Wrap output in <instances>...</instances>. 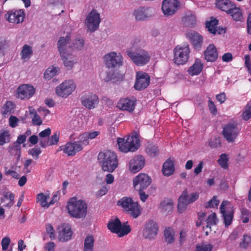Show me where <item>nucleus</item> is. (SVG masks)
Segmentation results:
<instances>
[{
	"label": "nucleus",
	"instance_id": "obj_48",
	"mask_svg": "<svg viewBox=\"0 0 251 251\" xmlns=\"http://www.w3.org/2000/svg\"><path fill=\"white\" fill-rule=\"evenodd\" d=\"M212 249L213 246L211 244L202 243L196 245L195 251H211Z\"/></svg>",
	"mask_w": 251,
	"mask_h": 251
},
{
	"label": "nucleus",
	"instance_id": "obj_52",
	"mask_svg": "<svg viewBox=\"0 0 251 251\" xmlns=\"http://www.w3.org/2000/svg\"><path fill=\"white\" fill-rule=\"evenodd\" d=\"M243 117L244 120L247 121L251 117V102L247 104L245 111L243 112Z\"/></svg>",
	"mask_w": 251,
	"mask_h": 251
},
{
	"label": "nucleus",
	"instance_id": "obj_28",
	"mask_svg": "<svg viewBox=\"0 0 251 251\" xmlns=\"http://www.w3.org/2000/svg\"><path fill=\"white\" fill-rule=\"evenodd\" d=\"M149 8L148 7H140L134 11V15L137 21L147 20L151 15L149 12Z\"/></svg>",
	"mask_w": 251,
	"mask_h": 251
},
{
	"label": "nucleus",
	"instance_id": "obj_41",
	"mask_svg": "<svg viewBox=\"0 0 251 251\" xmlns=\"http://www.w3.org/2000/svg\"><path fill=\"white\" fill-rule=\"evenodd\" d=\"M218 21L217 19H214L206 23V27L207 28L208 31L211 33L215 35L216 34V28H217V25Z\"/></svg>",
	"mask_w": 251,
	"mask_h": 251
},
{
	"label": "nucleus",
	"instance_id": "obj_29",
	"mask_svg": "<svg viewBox=\"0 0 251 251\" xmlns=\"http://www.w3.org/2000/svg\"><path fill=\"white\" fill-rule=\"evenodd\" d=\"M215 4L218 8L225 11L227 14L234 5L229 0H216Z\"/></svg>",
	"mask_w": 251,
	"mask_h": 251
},
{
	"label": "nucleus",
	"instance_id": "obj_3",
	"mask_svg": "<svg viewBox=\"0 0 251 251\" xmlns=\"http://www.w3.org/2000/svg\"><path fill=\"white\" fill-rule=\"evenodd\" d=\"M98 159L102 170L105 172H113L118 166L116 154L110 151L100 152L98 156Z\"/></svg>",
	"mask_w": 251,
	"mask_h": 251
},
{
	"label": "nucleus",
	"instance_id": "obj_53",
	"mask_svg": "<svg viewBox=\"0 0 251 251\" xmlns=\"http://www.w3.org/2000/svg\"><path fill=\"white\" fill-rule=\"evenodd\" d=\"M227 156L226 154H222L220 158L218 159V162L219 165L223 168L226 169L228 167L227 163Z\"/></svg>",
	"mask_w": 251,
	"mask_h": 251
},
{
	"label": "nucleus",
	"instance_id": "obj_34",
	"mask_svg": "<svg viewBox=\"0 0 251 251\" xmlns=\"http://www.w3.org/2000/svg\"><path fill=\"white\" fill-rule=\"evenodd\" d=\"M107 227L112 232L119 233L121 229V222L118 218H116L114 221L109 222Z\"/></svg>",
	"mask_w": 251,
	"mask_h": 251
},
{
	"label": "nucleus",
	"instance_id": "obj_17",
	"mask_svg": "<svg viewBox=\"0 0 251 251\" xmlns=\"http://www.w3.org/2000/svg\"><path fill=\"white\" fill-rule=\"evenodd\" d=\"M179 6L177 0H164L162 4V10L166 16H172L175 14Z\"/></svg>",
	"mask_w": 251,
	"mask_h": 251
},
{
	"label": "nucleus",
	"instance_id": "obj_24",
	"mask_svg": "<svg viewBox=\"0 0 251 251\" xmlns=\"http://www.w3.org/2000/svg\"><path fill=\"white\" fill-rule=\"evenodd\" d=\"M72 231L69 225L63 224L59 227V240L62 242L68 241L71 238Z\"/></svg>",
	"mask_w": 251,
	"mask_h": 251
},
{
	"label": "nucleus",
	"instance_id": "obj_39",
	"mask_svg": "<svg viewBox=\"0 0 251 251\" xmlns=\"http://www.w3.org/2000/svg\"><path fill=\"white\" fill-rule=\"evenodd\" d=\"M15 108L14 104L11 101H7L2 107V114L4 116L13 113Z\"/></svg>",
	"mask_w": 251,
	"mask_h": 251
},
{
	"label": "nucleus",
	"instance_id": "obj_54",
	"mask_svg": "<svg viewBox=\"0 0 251 251\" xmlns=\"http://www.w3.org/2000/svg\"><path fill=\"white\" fill-rule=\"evenodd\" d=\"M28 154L31 155L34 157L35 159H37L39 158V155L41 152V150L38 148H34L31 150H30L28 151Z\"/></svg>",
	"mask_w": 251,
	"mask_h": 251
},
{
	"label": "nucleus",
	"instance_id": "obj_44",
	"mask_svg": "<svg viewBox=\"0 0 251 251\" xmlns=\"http://www.w3.org/2000/svg\"><path fill=\"white\" fill-rule=\"evenodd\" d=\"M241 219L243 223L246 224L249 222L250 217H251V212L245 208H241Z\"/></svg>",
	"mask_w": 251,
	"mask_h": 251
},
{
	"label": "nucleus",
	"instance_id": "obj_31",
	"mask_svg": "<svg viewBox=\"0 0 251 251\" xmlns=\"http://www.w3.org/2000/svg\"><path fill=\"white\" fill-rule=\"evenodd\" d=\"M228 14H229L233 19V20L238 22V21H242L243 16V13L239 7H237L234 4L231 9L227 13Z\"/></svg>",
	"mask_w": 251,
	"mask_h": 251
},
{
	"label": "nucleus",
	"instance_id": "obj_5",
	"mask_svg": "<svg viewBox=\"0 0 251 251\" xmlns=\"http://www.w3.org/2000/svg\"><path fill=\"white\" fill-rule=\"evenodd\" d=\"M126 53L131 60L138 66H142L147 64L151 58L150 54L144 50L133 51L131 48H129L126 50Z\"/></svg>",
	"mask_w": 251,
	"mask_h": 251
},
{
	"label": "nucleus",
	"instance_id": "obj_26",
	"mask_svg": "<svg viewBox=\"0 0 251 251\" xmlns=\"http://www.w3.org/2000/svg\"><path fill=\"white\" fill-rule=\"evenodd\" d=\"M204 58L208 62H214L218 56V53L215 46L210 44L204 52Z\"/></svg>",
	"mask_w": 251,
	"mask_h": 251
},
{
	"label": "nucleus",
	"instance_id": "obj_14",
	"mask_svg": "<svg viewBox=\"0 0 251 251\" xmlns=\"http://www.w3.org/2000/svg\"><path fill=\"white\" fill-rule=\"evenodd\" d=\"M100 22V19L99 13L96 10L93 9L87 16L85 24L88 30L93 32L99 28Z\"/></svg>",
	"mask_w": 251,
	"mask_h": 251
},
{
	"label": "nucleus",
	"instance_id": "obj_30",
	"mask_svg": "<svg viewBox=\"0 0 251 251\" xmlns=\"http://www.w3.org/2000/svg\"><path fill=\"white\" fill-rule=\"evenodd\" d=\"M203 68V64L199 59L195 60L194 64L188 70V73L191 75H198L201 71Z\"/></svg>",
	"mask_w": 251,
	"mask_h": 251
},
{
	"label": "nucleus",
	"instance_id": "obj_63",
	"mask_svg": "<svg viewBox=\"0 0 251 251\" xmlns=\"http://www.w3.org/2000/svg\"><path fill=\"white\" fill-rule=\"evenodd\" d=\"M51 133V129L50 128H46L44 130L41 131L39 134V136L40 138H44L48 137Z\"/></svg>",
	"mask_w": 251,
	"mask_h": 251
},
{
	"label": "nucleus",
	"instance_id": "obj_40",
	"mask_svg": "<svg viewBox=\"0 0 251 251\" xmlns=\"http://www.w3.org/2000/svg\"><path fill=\"white\" fill-rule=\"evenodd\" d=\"M33 51L32 48L27 45H25L21 52V58L23 59L29 58L32 55Z\"/></svg>",
	"mask_w": 251,
	"mask_h": 251
},
{
	"label": "nucleus",
	"instance_id": "obj_19",
	"mask_svg": "<svg viewBox=\"0 0 251 251\" xmlns=\"http://www.w3.org/2000/svg\"><path fill=\"white\" fill-rule=\"evenodd\" d=\"M82 105L89 109H94L99 102L98 97L96 94H90L81 98Z\"/></svg>",
	"mask_w": 251,
	"mask_h": 251
},
{
	"label": "nucleus",
	"instance_id": "obj_43",
	"mask_svg": "<svg viewBox=\"0 0 251 251\" xmlns=\"http://www.w3.org/2000/svg\"><path fill=\"white\" fill-rule=\"evenodd\" d=\"M10 134L8 130L0 131V145H3L10 141Z\"/></svg>",
	"mask_w": 251,
	"mask_h": 251
},
{
	"label": "nucleus",
	"instance_id": "obj_6",
	"mask_svg": "<svg viewBox=\"0 0 251 251\" xmlns=\"http://www.w3.org/2000/svg\"><path fill=\"white\" fill-rule=\"evenodd\" d=\"M190 49L188 44L178 45L174 49V60L177 65L185 64L189 60Z\"/></svg>",
	"mask_w": 251,
	"mask_h": 251
},
{
	"label": "nucleus",
	"instance_id": "obj_1",
	"mask_svg": "<svg viewBox=\"0 0 251 251\" xmlns=\"http://www.w3.org/2000/svg\"><path fill=\"white\" fill-rule=\"evenodd\" d=\"M71 41V35L67 34L65 37H61L57 42V48L63 60L64 66L69 70L72 69L74 65L76 63L77 60L70 50H67V47H71L69 45Z\"/></svg>",
	"mask_w": 251,
	"mask_h": 251
},
{
	"label": "nucleus",
	"instance_id": "obj_8",
	"mask_svg": "<svg viewBox=\"0 0 251 251\" xmlns=\"http://www.w3.org/2000/svg\"><path fill=\"white\" fill-rule=\"evenodd\" d=\"M199 197V194L197 192L189 194L186 189L184 190L179 198L177 204V209L179 213L184 211L188 204L195 201Z\"/></svg>",
	"mask_w": 251,
	"mask_h": 251
},
{
	"label": "nucleus",
	"instance_id": "obj_62",
	"mask_svg": "<svg viewBox=\"0 0 251 251\" xmlns=\"http://www.w3.org/2000/svg\"><path fill=\"white\" fill-rule=\"evenodd\" d=\"M32 121L33 124L35 125L40 126L42 124V121L38 114L32 117Z\"/></svg>",
	"mask_w": 251,
	"mask_h": 251
},
{
	"label": "nucleus",
	"instance_id": "obj_25",
	"mask_svg": "<svg viewBox=\"0 0 251 251\" xmlns=\"http://www.w3.org/2000/svg\"><path fill=\"white\" fill-rule=\"evenodd\" d=\"M83 147L74 142L67 143L62 150L68 156H74L76 152L81 151Z\"/></svg>",
	"mask_w": 251,
	"mask_h": 251
},
{
	"label": "nucleus",
	"instance_id": "obj_12",
	"mask_svg": "<svg viewBox=\"0 0 251 251\" xmlns=\"http://www.w3.org/2000/svg\"><path fill=\"white\" fill-rule=\"evenodd\" d=\"M158 231L157 224L153 221L147 223L143 230V237L144 239L151 241L154 240Z\"/></svg>",
	"mask_w": 251,
	"mask_h": 251
},
{
	"label": "nucleus",
	"instance_id": "obj_60",
	"mask_svg": "<svg viewBox=\"0 0 251 251\" xmlns=\"http://www.w3.org/2000/svg\"><path fill=\"white\" fill-rule=\"evenodd\" d=\"M208 106L212 114L215 115L217 113V109L214 102L210 100H208Z\"/></svg>",
	"mask_w": 251,
	"mask_h": 251
},
{
	"label": "nucleus",
	"instance_id": "obj_7",
	"mask_svg": "<svg viewBox=\"0 0 251 251\" xmlns=\"http://www.w3.org/2000/svg\"><path fill=\"white\" fill-rule=\"evenodd\" d=\"M117 144L120 150L123 152L134 151L139 146V140L137 135H132L128 137L126 140L118 138Z\"/></svg>",
	"mask_w": 251,
	"mask_h": 251
},
{
	"label": "nucleus",
	"instance_id": "obj_64",
	"mask_svg": "<svg viewBox=\"0 0 251 251\" xmlns=\"http://www.w3.org/2000/svg\"><path fill=\"white\" fill-rule=\"evenodd\" d=\"M233 56L231 53H226L222 56V60L224 62H228L232 61Z\"/></svg>",
	"mask_w": 251,
	"mask_h": 251
},
{
	"label": "nucleus",
	"instance_id": "obj_58",
	"mask_svg": "<svg viewBox=\"0 0 251 251\" xmlns=\"http://www.w3.org/2000/svg\"><path fill=\"white\" fill-rule=\"evenodd\" d=\"M10 239L9 237H5L2 238L1 242L2 250L5 251L7 250L10 244Z\"/></svg>",
	"mask_w": 251,
	"mask_h": 251
},
{
	"label": "nucleus",
	"instance_id": "obj_16",
	"mask_svg": "<svg viewBox=\"0 0 251 251\" xmlns=\"http://www.w3.org/2000/svg\"><path fill=\"white\" fill-rule=\"evenodd\" d=\"M150 82V76L146 73L137 72L134 88L137 90H142L146 88Z\"/></svg>",
	"mask_w": 251,
	"mask_h": 251
},
{
	"label": "nucleus",
	"instance_id": "obj_49",
	"mask_svg": "<svg viewBox=\"0 0 251 251\" xmlns=\"http://www.w3.org/2000/svg\"><path fill=\"white\" fill-rule=\"evenodd\" d=\"M78 141L75 142L76 144H78L83 147V145H88L89 144V141L87 135V132H84L78 136Z\"/></svg>",
	"mask_w": 251,
	"mask_h": 251
},
{
	"label": "nucleus",
	"instance_id": "obj_38",
	"mask_svg": "<svg viewBox=\"0 0 251 251\" xmlns=\"http://www.w3.org/2000/svg\"><path fill=\"white\" fill-rule=\"evenodd\" d=\"M94 239L92 235H89L84 240L83 251H93Z\"/></svg>",
	"mask_w": 251,
	"mask_h": 251
},
{
	"label": "nucleus",
	"instance_id": "obj_2",
	"mask_svg": "<svg viewBox=\"0 0 251 251\" xmlns=\"http://www.w3.org/2000/svg\"><path fill=\"white\" fill-rule=\"evenodd\" d=\"M67 209L70 216L76 219H83L87 213V204L85 201L72 198L68 202Z\"/></svg>",
	"mask_w": 251,
	"mask_h": 251
},
{
	"label": "nucleus",
	"instance_id": "obj_27",
	"mask_svg": "<svg viewBox=\"0 0 251 251\" xmlns=\"http://www.w3.org/2000/svg\"><path fill=\"white\" fill-rule=\"evenodd\" d=\"M159 208L161 212L166 215L170 214L174 208V202L172 200L165 199L161 201Z\"/></svg>",
	"mask_w": 251,
	"mask_h": 251
},
{
	"label": "nucleus",
	"instance_id": "obj_33",
	"mask_svg": "<svg viewBox=\"0 0 251 251\" xmlns=\"http://www.w3.org/2000/svg\"><path fill=\"white\" fill-rule=\"evenodd\" d=\"M182 21L185 26L193 27L196 24V16L192 13L187 14L182 18Z\"/></svg>",
	"mask_w": 251,
	"mask_h": 251
},
{
	"label": "nucleus",
	"instance_id": "obj_59",
	"mask_svg": "<svg viewBox=\"0 0 251 251\" xmlns=\"http://www.w3.org/2000/svg\"><path fill=\"white\" fill-rule=\"evenodd\" d=\"M131 230L129 226H121V229L119 232V236L120 237L123 236L128 234Z\"/></svg>",
	"mask_w": 251,
	"mask_h": 251
},
{
	"label": "nucleus",
	"instance_id": "obj_15",
	"mask_svg": "<svg viewBox=\"0 0 251 251\" xmlns=\"http://www.w3.org/2000/svg\"><path fill=\"white\" fill-rule=\"evenodd\" d=\"M75 85L72 80H66L56 88V94L66 98L70 95L75 89Z\"/></svg>",
	"mask_w": 251,
	"mask_h": 251
},
{
	"label": "nucleus",
	"instance_id": "obj_45",
	"mask_svg": "<svg viewBox=\"0 0 251 251\" xmlns=\"http://www.w3.org/2000/svg\"><path fill=\"white\" fill-rule=\"evenodd\" d=\"M164 237L165 241L169 244H171L175 241L174 232L170 228L165 230Z\"/></svg>",
	"mask_w": 251,
	"mask_h": 251
},
{
	"label": "nucleus",
	"instance_id": "obj_21",
	"mask_svg": "<svg viewBox=\"0 0 251 251\" xmlns=\"http://www.w3.org/2000/svg\"><path fill=\"white\" fill-rule=\"evenodd\" d=\"M187 35L194 49L197 50H200L203 44V37L199 33L194 31L188 32Z\"/></svg>",
	"mask_w": 251,
	"mask_h": 251
},
{
	"label": "nucleus",
	"instance_id": "obj_11",
	"mask_svg": "<svg viewBox=\"0 0 251 251\" xmlns=\"http://www.w3.org/2000/svg\"><path fill=\"white\" fill-rule=\"evenodd\" d=\"M223 129L222 134L226 140L230 143L234 142L239 133L237 125L229 123L225 125Z\"/></svg>",
	"mask_w": 251,
	"mask_h": 251
},
{
	"label": "nucleus",
	"instance_id": "obj_36",
	"mask_svg": "<svg viewBox=\"0 0 251 251\" xmlns=\"http://www.w3.org/2000/svg\"><path fill=\"white\" fill-rule=\"evenodd\" d=\"M8 151L10 155L17 156V159L19 160L21 155V146L14 143L12 146L8 148Z\"/></svg>",
	"mask_w": 251,
	"mask_h": 251
},
{
	"label": "nucleus",
	"instance_id": "obj_57",
	"mask_svg": "<svg viewBox=\"0 0 251 251\" xmlns=\"http://www.w3.org/2000/svg\"><path fill=\"white\" fill-rule=\"evenodd\" d=\"M19 120L16 117L14 116H10L9 118V126L12 127H15L18 126V123Z\"/></svg>",
	"mask_w": 251,
	"mask_h": 251
},
{
	"label": "nucleus",
	"instance_id": "obj_18",
	"mask_svg": "<svg viewBox=\"0 0 251 251\" xmlns=\"http://www.w3.org/2000/svg\"><path fill=\"white\" fill-rule=\"evenodd\" d=\"M35 88L29 84H23L17 89L18 97L21 100L28 99L35 93Z\"/></svg>",
	"mask_w": 251,
	"mask_h": 251
},
{
	"label": "nucleus",
	"instance_id": "obj_35",
	"mask_svg": "<svg viewBox=\"0 0 251 251\" xmlns=\"http://www.w3.org/2000/svg\"><path fill=\"white\" fill-rule=\"evenodd\" d=\"M69 45L71 46V47H67V50H70L72 49V50H81L84 47V41L82 38L75 39L73 40L72 45L70 44V41Z\"/></svg>",
	"mask_w": 251,
	"mask_h": 251
},
{
	"label": "nucleus",
	"instance_id": "obj_51",
	"mask_svg": "<svg viewBox=\"0 0 251 251\" xmlns=\"http://www.w3.org/2000/svg\"><path fill=\"white\" fill-rule=\"evenodd\" d=\"M60 132L56 131L53 135L49 139V146L57 145L59 142Z\"/></svg>",
	"mask_w": 251,
	"mask_h": 251
},
{
	"label": "nucleus",
	"instance_id": "obj_20",
	"mask_svg": "<svg viewBox=\"0 0 251 251\" xmlns=\"http://www.w3.org/2000/svg\"><path fill=\"white\" fill-rule=\"evenodd\" d=\"M145 164V160L143 156H136L129 161V169L131 172L136 173L143 168Z\"/></svg>",
	"mask_w": 251,
	"mask_h": 251
},
{
	"label": "nucleus",
	"instance_id": "obj_32",
	"mask_svg": "<svg viewBox=\"0 0 251 251\" xmlns=\"http://www.w3.org/2000/svg\"><path fill=\"white\" fill-rule=\"evenodd\" d=\"M174 171V166L173 162L168 159L163 164L162 167V173L165 176H170L172 175Z\"/></svg>",
	"mask_w": 251,
	"mask_h": 251
},
{
	"label": "nucleus",
	"instance_id": "obj_50",
	"mask_svg": "<svg viewBox=\"0 0 251 251\" xmlns=\"http://www.w3.org/2000/svg\"><path fill=\"white\" fill-rule=\"evenodd\" d=\"M57 70L55 68H49L44 73L46 79H50L57 74Z\"/></svg>",
	"mask_w": 251,
	"mask_h": 251
},
{
	"label": "nucleus",
	"instance_id": "obj_55",
	"mask_svg": "<svg viewBox=\"0 0 251 251\" xmlns=\"http://www.w3.org/2000/svg\"><path fill=\"white\" fill-rule=\"evenodd\" d=\"M219 203V201L217 200V197L216 196H214L213 198L211 200H210L206 204L205 207H214L215 206H217Z\"/></svg>",
	"mask_w": 251,
	"mask_h": 251
},
{
	"label": "nucleus",
	"instance_id": "obj_9",
	"mask_svg": "<svg viewBox=\"0 0 251 251\" xmlns=\"http://www.w3.org/2000/svg\"><path fill=\"white\" fill-rule=\"evenodd\" d=\"M220 211L225 226H229L233 218L234 210L233 206L227 201H224L220 206Z\"/></svg>",
	"mask_w": 251,
	"mask_h": 251
},
{
	"label": "nucleus",
	"instance_id": "obj_4",
	"mask_svg": "<svg viewBox=\"0 0 251 251\" xmlns=\"http://www.w3.org/2000/svg\"><path fill=\"white\" fill-rule=\"evenodd\" d=\"M117 205L121 206L133 218H137L141 215L142 208L138 202L134 201L130 197L122 198L117 201Z\"/></svg>",
	"mask_w": 251,
	"mask_h": 251
},
{
	"label": "nucleus",
	"instance_id": "obj_37",
	"mask_svg": "<svg viewBox=\"0 0 251 251\" xmlns=\"http://www.w3.org/2000/svg\"><path fill=\"white\" fill-rule=\"evenodd\" d=\"M146 151L151 157L156 156L159 154V149L157 146L152 143L148 144Z\"/></svg>",
	"mask_w": 251,
	"mask_h": 251
},
{
	"label": "nucleus",
	"instance_id": "obj_23",
	"mask_svg": "<svg viewBox=\"0 0 251 251\" xmlns=\"http://www.w3.org/2000/svg\"><path fill=\"white\" fill-rule=\"evenodd\" d=\"M5 15L6 18L11 23L19 24L24 21V12L22 10L9 11Z\"/></svg>",
	"mask_w": 251,
	"mask_h": 251
},
{
	"label": "nucleus",
	"instance_id": "obj_13",
	"mask_svg": "<svg viewBox=\"0 0 251 251\" xmlns=\"http://www.w3.org/2000/svg\"><path fill=\"white\" fill-rule=\"evenodd\" d=\"M151 179L147 174L141 173L133 179L134 189L136 190H145L151 184Z\"/></svg>",
	"mask_w": 251,
	"mask_h": 251
},
{
	"label": "nucleus",
	"instance_id": "obj_10",
	"mask_svg": "<svg viewBox=\"0 0 251 251\" xmlns=\"http://www.w3.org/2000/svg\"><path fill=\"white\" fill-rule=\"evenodd\" d=\"M105 64L108 68L114 69L120 67L123 64V57L120 53L118 54L116 52H111L107 53L104 56Z\"/></svg>",
	"mask_w": 251,
	"mask_h": 251
},
{
	"label": "nucleus",
	"instance_id": "obj_46",
	"mask_svg": "<svg viewBox=\"0 0 251 251\" xmlns=\"http://www.w3.org/2000/svg\"><path fill=\"white\" fill-rule=\"evenodd\" d=\"M250 246H251V236L248 234H244L243 240L240 243V247L246 249Z\"/></svg>",
	"mask_w": 251,
	"mask_h": 251
},
{
	"label": "nucleus",
	"instance_id": "obj_22",
	"mask_svg": "<svg viewBox=\"0 0 251 251\" xmlns=\"http://www.w3.org/2000/svg\"><path fill=\"white\" fill-rule=\"evenodd\" d=\"M136 99L132 98L121 99L117 103V107L122 110H126L129 112H132L136 105Z\"/></svg>",
	"mask_w": 251,
	"mask_h": 251
},
{
	"label": "nucleus",
	"instance_id": "obj_56",
	"mask_svg": "<svg viewBox=\"0 0 251 251\" xmlns=\"http://www.w3.org/2000/svg\"><path fill=\"white\" fill-rule=\"evenodd\" d=\"M221 145L220 139L219 138L215 137L213 140L211 139L209 141V145L212 148H215Z\"/></svg>",
	"mask_w": 251,
	"mask_h": 251
},
{
	"label": "nucleus",
	"instance_id": "obj_61",
	"mask_svg": "<svg viewBox=\"0 0 251 251\" xmlns=\"http://www.w3.org/2000/svg\"><path fill=\"white\" fill-rule=\"evenodd\" d=\"M5 174L6 176L10 175L13 178L16 179H18L20 177L19 175L14 171H12L10 170H7V168L5 167Z\"/></svg>",
	"mask_w": 251,
	"mask_h": 251
},
{
	"label": "nucleus",
	"instance_id": "obj_47",
	"mask_svg": "<svg viewBox=\"0 0 251 251\" xmlns=\"http://www.w3.org/2000/svg\"><path fill=\"white\" fill-rule=\"evenodd\" d=\"M206 228H209L211 229V226L213 225H215L217 222V219L216 218V215L215 213H213L209 215L206 219ZM211 231V229H210Z\"/></svg>",
	"mask_w": 251,
	"mask_h": 251
},
{
	"label": "nucleus",
	"instance_id": "obj_42",
	"mask_svg": "<svg viewBox=\"0 0 251 251\" xmlns=\"http://www.w3.org/2000/svg\"><path fill=\"white\" fill-rule=\"evenodd\" d=\"M49 198V195L46 196L43 193H39L37 196V202H39L43 207H49V203L47 200Z\"/></svg>",
	"mask_w": 251,
	"mask_h": 251
}]
</instances>
